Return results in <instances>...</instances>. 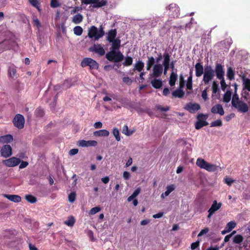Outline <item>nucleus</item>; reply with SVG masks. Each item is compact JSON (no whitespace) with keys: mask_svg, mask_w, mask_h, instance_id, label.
Here are the masks:
<instances>
[{"mask_svg":"<svg viewBox=\"0 0 250 250\" xmlns=\"http://www.w3.org/2000/svg\"><path fill=\"white\" fill-rule=\"evenodd\" d=\"M82 10V8L81 6H75L74 7L71 11V14H74L78 11H80Z\"/></svg>","mask_w":250,"mask_h":250,"instance_id":"nucleus-61","label":"nucleus"},{"mask_svg":"<svg viewBox=\"0 0 250 250\" xmlns=\"http://www.w3.org/2000/svg\"><path fill=\"white\" fill-rule=\"evenodd\" d=\"M211 89L212 91V97H213L214 94H216L217 92L219 93L220 89L219 85L216 81H213L212 83Z\"/></svg>","mask_w":250,"mask_h":250,"instance_id":"nucleus-29","label":"nucleus"},{"mask_svg":"<svg viewBox=\"0 0 250 250\" xmlns=\"http://www.w3.org/2000/svg\"><path fill=\"white\" fill-rule=\"evenodd\" d=\"M209 231V229L208 228H205V229H202L201 231L198 235V237L201 236L204 234L207 233Z\"/></svg>","mask_w":250,"mask_h":250,"instance_id":"nucleus-60","label":"nucleus"},{"mask_svg":"<svg viewBox=\"0 0 250 250\" xmlns=\"http://www.w3.org/2000/svg\"><path fill=\"white\" fill-rule=\"evenodd\" d=\"M21 163V160L15 157L3 160L2 163L8 167H14Z\"/></svg>","mask_w":250,"mask_h":250,"instance_id":"nucleus-8","label":"nucleus"},{"mask_svg":"<svg viewBox=\"0 0 250 250\" xmlns=\"http://www.w3.org/2000/svg\"><path fill=\"white\" fill-rule=\"evenodd\" d=\"M74 34L77 36H80L82 34L83 29L80 26H75L73 29Z\"/></svg>","mask_w":250,"mask_h":250,"instance_id":"nucleus-41","label":"nucleus"},{"mask_svg":"<svg viewBox=\"0 0 250 250\" xmlns=\"http://www.w3.org/2000/svg\"><path fill=\"white\" fill-rule=\"evenodd\" d=\"M100 210H101V208L99 207H94L90 209L89 213L92 215L95 214L96 213L100 211Z\"/></svg>","mask_w":250,"mask_h":250,"instance_id":"nucleus-53","label":"nucleus"},{"mask_svg":"<svg viewBox=\"0 0 250 250\" xmlns=\"http://www.w3.org/2000/svg\"><path fill=\"white\" fill-rule=\"evenodd\" d=\"M12 147L9 145L3 146L0 149L1 155L2 157L7 158L12 154Z\"/></svg>","mask_w":250,"mask_h":250,"instance_id":"nucleus-12","label":"nucleus"},{"mask_svg":"<svg viewBox=\"0 0 250 250\" xmlns=\"http://www.w3.org/2000/svg\"><path fill=\"white\" fill-rule=\"evenodd\" d=\"M28 165V163L26 161H21V164L19 166V168L22 169L26 167Z\"/></svg>","mask_w":250,"mask_h":250,"instance_id":"nucleus-63","label":"nucleus"},{"mask_svg":"<svg viewBox=\"0 0 250 250\" xmlns=\"http://www.w3.org/2000/svg\"><path fill=\"white\" fill-rule=\"evenodd\" d=\"M240 101L239 99V96L236 93H234V94L232 96V101H231V104L232 105L235 104L237 102Z\"/></svg>","mask_w":250,"mask_h":250,"instance_id":"nucleus-48","label":"nucleus"},{"mask_svg":"<svg viewBox=\"0 0 250 250\" xmlns=\"http://www.w3.org/2000/svg\"><path fill=\"white\" fill-rule=\"evenodd\" d=\"M187 88L189 91L187 92L188 95L190 94L192 91V72H190L189 76L188 78L187 84Z\"/></svg>","mask_w":250,"mask_h":250,"instance_id":"nucleus-18","label":"nucleus"},{"mask_svg":"<svg viewBox=\"0 0 250 250\" xmlns=\"http://www.w3.org/2000/svg\"><path fill=\"white\" fill-rule=\"evenodd\" d=\"M133 59L131 57L127 56L125 58V61L123 62V64L125 66H130L132 64Z\"/></svg>","mask_w":250,"mask_h":250,"instance_id":"nucleus-38","label":"nucleus"},{"mask_svg":"<svg viewBox=\"0 0 250 250\" xmlns=\"http://www.w3.org/2000/svg\"><path fill=\"white\" fill-rule=\"evenodd\" d=\"M231 92L230 90H227L224 95L223 101L226 103H229L231 99Z\"/></svg>","mask_w":250,"mask_h":250,"instance_id":"nucleus-36","label":"nucleus"},{"mask_svg":"<svg viewBox=\"0 0 250 250\" xmlns=\"http://www.w3.org/2000/svg\"><path fill=\"white\" fill-rule=\"evenodd\" d=\"M236 225V224L233 221L229 222L226 226V229H227L229 232L233 229Z\"/></svg>","mask_w":250,"mask_h":250,"instance_id":"nucleus-43","label":"nucleus"},{"mask_svg":"<svg viewBox=\"0 0 250 250\" xmlns=\"http://www.w3.org/2000/svg\"><path fill=\"white\" fill-rule=\"evenodd\" d=\"M93 134L96 137H107L109 132L106 129H101L94 132Z\"/></svg>","mask_w":250,"mask_h":250,"instance_id":"nucleus-24","label":"nucleus"},{"mask_svg":"<svg viewBox=\"0 0 250 250\" xmlns=\"http://www.w3.org/2000/svg\"><path fill=\"white\" fill-rule=\"evenodd\" d=\"M195 75L197 77H201L204 72V67L200 62H197L195 65Z\"/></svg>","mask_w":250,"mask_h":250,"instance_id":"nucleus-17","label":"nucleus"},{"mask_svg":"<svg viewBox=\"0 0 250 250\" xmlns=\"http://www.w3.org/2000/svg\"><path fill=\"white\" fill-rule=\"evenodd\" d=\"M13 140V136L10 134H7L0 136V143H8Z\"/></svg>","mask_w":250,"mask_h":250,"instance_id":"nucleus-26","label":"nucleus"},{"mask_svg":"<svg viewBox=\"0 0 250 250\" xmlns=\"http://www.w3.org/2000/svg\"><path fill=\"white\" fill-rule=\"evenodd\" d=\"M50 6L53 8H56L60 6V4L58 0H51L50 3Z\"/></svg>","mask_w":250,"mask_h":250,"instance_id":"nucleus-50","label":"nucleus"},{"mask_svg":"<svg viewBox=\"0 0 250 250\" xmlns=\"http://www.w3.org/2000/svg\"><path fill=\"white\" fill-rule=\"evenodd\" d=\"M185 86V81L183 76L181 75L180 77V83L179 88H183Z\"/></svg>","mask_w":250,"mask_h":250,"instance_id":"nucleus-58","label":"nucleus"},{"mask_svg":"<svg viewBox=\"0 0 250 250\" xmlns=\"http://www.w3.org/2000/svg\"><path fill=\"white\" fill-rule=\"evenodd\" d=\"M177 80V75L175 71H172L170 75V79L169 80V84L171 86L175 85L176 81Z\"/></svg>","mask_w":250,"mask_h":250,"instance_id":"nucleus-27","label":"nucleus"},{"mask_svg":"<svg viewBox=\"0 0 250 250\" xmlns=\"http://www.w3.org/2000/svg\"><path fill=\"white\" fill-rule=\"evenodd\" d=\"M220 80V84L221 86V89L223 91H225L227 87V85L225 82L224 78L219 79Z\"/></svg>","mask_w":250,"mask_h":250,"instance_id":"nucleus-51","label":"nucleus"},{"mask_svg":"<svg viewBox=\"0 0 250 250\" xmlns=\"http://www.w3.org/2000/svg\"><path fill=\"white\" fill-rule=\"evenodd\" d=\"M123 82L128 85H130L132 83V80L128 77H124L123 78Z\"/></svg>","mask_w":250,"mask_h":250,"instance_id":"nucleus-57","label":"nucleus"},{"mask_svg":"<svg viewBox=\"0 0 250 250\" xmlns=\"http://www.w3.org/2000/svg\"><path fill=\"white\" fill-rule=\"evenodd\" d=\"M208 125V123L206 121H197L195 124V128L199 129L203 126H206Z\"/></svg>","mask_w":250,"mask_h":250,"instance_id":"nucleus-35","label":"nucleus"},{"mask_svg":"<svg viewBox=\"0 0 250 250\" xmlns=\"http://www.w3.org/2000/svg\"><path fill=\"white\" fill-rule=\"evenodd\" d=\"M244 88L248 91H250V79L246 78L245 76L242 77Z\"/></svg>","mask_w":250,"mask_h":250,"instance_id":"nucleus-28","label":"nucleus"},{"mask_svg":"<svg viewBox=\"0 0 250 250\" xmlns=\"http://www.w3.org/2000/svg\"><path fill=\"white\" fill-rule=\"evenodd\" d=\"M164 60L163 64H170V56L168 53H165L163 55Z\"/></svg>","mask_w":250,"mask_h":250,"instance_id":"nucleus-40","label":"nucleus"},{"mask_svg":"<svg viewBox=\"0 0 250 250\" xmlns=\"http://www.w3.org/2000/svg\"><path fill=\"white\" fill-rule=\"evenodd\" d=\"M112 133H113V135L115 137L116 140L118 142L120 141L121 140V137L120 136L119 131L118 129V128H117L116 127L114 128L113 129Z\"/></svg>","mask_w":250,"mask_h":250,"instance_id":"nucleus-42","label":"nucleus"},{"mask_svg":"<svg viewBox=\"0 0 250 250\" xmlns=\"http://www.w3.org/2000/svg\"><path fill=\"white\" fill-rule=\"evenodd\" d=\"M111 44V47L110 48L111 50H118L121 46V40L119 38H116L115 40H112V42H110Z\"/></svg>","mask_w":250,"mask_h":250,"instance_id":"nucleus-20","label":"nucleus"},{"mask_svg":"<svg viewBox=\"0 0 250 250\" xmlns=\"http://www.w3.org/2000/svg\"><path fill=\"white\" fill-rule=\"evenodd\" d=\"M214 73L218 79L224 78L225 71L224 66L220 63H216L214 69Z\"/></svg>","mask_w":250,"mask_h":250,"instance_id":"nucleus-13","label":"nucleus"},{"mask_svg":"<svg viewBox=\"0 0 250 250\" xmlns=\"http://www.w3.org/2000/svg\"><path fill=\"white\" fill-rule=\"evenodd\" d=\"M244 237L241 234H237L233 238V242L234 244H240L243 242Z\"/></svg>","mask_w":250,"mask_h":250,"instance_id":"nucleus-33","label":"nucleus"},{"mask_svg":"<svg viewBox=\"0 0 250 250\" xmlns=\"http://www.w3.org/2000/svg\"><path fill=\"white\" fill-rule=\"evenodd\" d=\"M75 222V219L73 216L69 217L68 219L64 222V224L69 227H72L74 226Z\"/></svg>","mask_w":250,"mask_h":250,"instance_id":"nucleus-37","label":"nucleus"},{"mask_svg":"<svg viewBox=\"0 0 250 250\" xmlns=\"http://www.w3.org/2000/svg\"><path fill=\"white\" fill-rule=\"evenodd\" d=\"M16 66L14 65H12L9 66L8 69V74L10 77L14 78L16 74Z\"/></svg>","mask_w":250,"mask_h":250,"instance_id":"nucleus-34","label":"nucleus"},{"mask_svg":"<svg viewBox=\"0 0 250 250\" xmlns=\"http://www.w3.org/2000/svg\"><path fill=\"white\" fill-rule=\"evenodd\" d=\"M76 194L75 192H71L68 195V200L71 203H73L76 199Z\"/></svg>","mask_w":250,"mask_h":250,"instance_id":"nucleus-49","label":"nucleus"},{"mask_svg":"<svg viewBox=\"0 0 250 250\" xmlns=\"http://www.w3.org/2000/svg\"><path fill=\"white\" fill-rule=\"evenodd\" d=\"M81 65L83 67L89 66L90 69H98L99 66V63L90 58H84L81 62Z\"/></svg>","mask_w":250,"mask_h":250,"instance_id":"nucleus-4","label":"nucleus"},{"mask_svg":"<svg viewBox=\"0 0 250 250\" xmlns=\"http://www.w3.org/2000/svg\"><path fill=\"white\" fill-rule=\"evenodd\" d=\"M104 31L102 25L100 26L99 29L95 26H91L88 30V37L92 40L96 41L103 37Z\"/></svg>","mask_w":250,"mask_h":250,"instance_id":"nucleus-1","label":"nucleus"},{"mask_svg":"<svg viewBox=\"0 0 250 250\" xmlns=\"http://www.w3.org/2000/svg\"><path fill=\"white\" fill-rule=\"evenodd\" d=\"M214 77V73H212V72L205 71L203 79V82L204 84H208L209 82L213 79Z\"/></svg>","mask_w":250,"mask_h":250,"instance_id":"nucleus-15","label":"nucleus"},{"mask_svg":"<svg viewBox=\"0 0 250 250\" xmlns=\"http://www.w3.org/2000/svg\"><path fill=\"white\" fill-rule=\"evenodd\" d=\"M83 20V16L81 14H77L72 19V21L75 24H79Z\"/></svg>","mask_w":250,"mask_h":250,"instance_id":"nucleus-32","label":"nucleus"},{"mask_svg":"<svg viewBox=\"0 0 250 250\" xmlns=\"http://www.w3.org/2000/svg\"><path fill=\"white\" fill-rule=\"evenodd\" d=\"M6 43V41L0 42V53L2 52L4 50L8 49V47H6L5 46Z\"/></svg>","mask_w":250,"mask_h":250,"instance_id":"nucleus-55","label":"nucleus"},{"mask_svg":"<svg viewBox=\"0 0 250 250\" xmlns=\"http://www.w3.org/2000/svg\"><path fill=\"white\" fill-rule=\"evenodd\" d=\"M3 196L14 203H19L21 201V198L20 196L18 195H10L4 194Z\"/></svg>","mask_w":250,"mask_h":250,"instance_id":"nucleus-19","label":"nucleus"},{"mask_svg":"<svg viewBox=\"0 0 250 250\" xmlns=\"http://www.w3.org/2000/svg\"><path fill=\"white\" fill-rule=\"evenodd\" d=\"M90 52L97 53L100 56H103L105 54V50L100 44H94L89 48Z\"/></svg>","mask_w":250,"mask_h":250,"instance_id":"nucleus-9","label":"nucleus"},{"mask_svg":"<svg viewBox=\"0 0 250 250\" xmlns=\"http://www.w3.org/2000/svg\"><path fill=\"white\" fill-rule=\"evenodd\" d=\"M25 199L29 203L33 204L37 202L36 198L30 194L26 195L25 196Z\"/></svg>","mask_w":250,"mask_h":250,"instance_id":"nucleus-39","label":"nucleus"},{"mask_svg":"<svg viewBox=\"0 0 250 250\" xmlns=\"http://www.w3.org/2000/svg\"><path fill=\"white\" fill-rule=\"evenodd\" d=\"M78 145L79 146H82V147H87V143L86 141L85 140H80L78 142Z\"/></svg>","mask_w":250,"mask_h":250,"instance_id":"nucleus-64","label":"nucleus"},{"mask_svg":"<svg viewBox=\"0 0 250 250\" xmlns=\"http://www.w3.org/2000/svg\"><path fill=\"white\" fill-rule=\"evenodd\" d=\"M163 67L160 63L155 64L153 67L151 76L154 78H158L161 76L163 73Z\"/></svg>","mask_w":250,"mask_h":250,"instance_id":"nucleus-11","label":"nucleus"},{"mask_svg":"<svg viewBox=\"0 0 250 250\" xmlns=\"http://www.w3.org/2000/svg\"><path fill=\"white\" fill-rule=\"evenodd\" d=\"M185 108L190 113H194L199 110L201 108V106L197 103H189L186 104Z\"/></svg>","mask_w":250,"mask_h":250,"instance_id":"nucleus-14","label":"nucleus"},{"mask_svg":"<svg viewBox=\"0 0 250 250\" xmlns=\"http://www.w3.org/2000/svg\"><path fill=\"white\" fill-rule=\"evenodd\" d=\"M87 143V146H96L98 143L97 142L94 140H89V141H86Z\"/></svg>","mask_w":250,"mask_h":250,"instance_id":"nucleus-54","label":"nucleus"},{"mask_svg":"<svg viewBox=\"0 0 250 250\" xmlns=\"http://www.w3.org/2000/svg\"><path fill=\"white\" fill-rule=\"evenodd\" d=\"M234 108L237 109L239 112L246 113L249 110L248 105L246 103L244 102L240 101L235 104L233 105Z\"/></svg>","mask_w":250,"mask_h":250,"instance_id":"nucleus-10","label":"nucleus"},{"mask_svg":"<svg viewBox=\"0 0 250 250\" xmlns=\"http://www.w3.org/2000/svg\"><path fill=\"white\" fill-rule=\"evenodd\" d=\"M28 1L31 5L39 10L40 3L38 0H28Z\"/></svg>","mask_w":250,"mask_h":250,"instance_id":"nucleus-47","label":"nucleus"},{"mask_svg":"<svg viewBox=\"0 0 250 250\" xmlns=\"http://www.w3.org/2000/svg\"><path fill=\"white\" fill-rule=\"evenodd\" d=\"M211 112L213 114H219L221 116L223 115L225 113L222 105L220 104H216L213 106L211 108Z\"/></svg>","mask_w":250,"mask_h":250,"instance_id":"nucleus-16","label":"nucleus"},{"mask_svg":"<svg viewBox=\"0 0 250 250\" xmlns=\"http://www.w3.org/2000/svg\"><path fill=\"white\" fill-rule=\"evenodd\" d=\"M117 36V30L115 29L109 30L107 35L106 40L109 42H112V40L116 39Z\"/></svg>","mask_w":250,"mask_h":250,"instance_id":"nucleus-21","label":"nucleus"},{"mask_svg":"<svg viewBox=\"0 0 250 250\" xmlns=\"http://www.w3.org/2000/svg\"><path fill=\"white\" fill-rule=\"evenodd\" d=\"M185 95V92L182 88H178L172 93V96L174 98H182Z\"/></svg>","mask_w":250,"mask_h":250,"instance_id":"nucleus-23","label":"nucleus"},{"mask_svg":"<svg viewBox=\"0 0 250 250\" xmlns=\"http://www.w3.org/2000/svg\"><path fill=\"white\" fill-rule=\"evenodd\" d=\"M133 131H129L127 125H125L123 129V133L127 136L131 135L133 134Z\"/></svg>","mask_w":250,"mask_h":250,"instance_id":"nucleus-44","label":"nucleus"},{"mask_svg":"<svg viewBox=\"0 0 250 250\" xmlns=\"http://www.w3.org/2000/svg\"><path fill=\"white\" fill-rule=\"evenodd\" d=\"M224 182L227 184L229 186H230L233 182H234V180L229 178V177H226L224 178Z\"/></svg>","mask_w":250,"mask_h":250,"instance_id":"nucleus-56","label":"nucleus"},{"mask_svg":"<svg viewBox=\"0 0 250 250\" xmlns=\"http://www.w3.org/2000/svg\"><path fill=\"white\" fill-rule=\"evenodd\" d=\"M222 122L221 120H217L215 121L212 122L210 124L211 127L214 126H221L222 125Z\"/></svg>","mask_w":250,"mask_h":250,"instance_id":"nucleus-46","label":"nucleus"},{"mask_svg":"<svg viewBox=\"0 0 250 250\" xmlns=\"http://www.w3.org/2000/svg\"><path fill=\"white\" fill-rule=\"evenodd\" d=\"M208 89V87H206L202 92V97L205 101H206L208 100L207 94Z\"/></svg>","mask_w":250,"mask_h":250,"instance_id":"nucleus-52","label":"nucleus"},{"mask_svg":"<svg viewBox=\"0 0 250 250\" xmlns=\"http://www.w3.org/2000/svg\"><path fill=\"white\" fill-rule=\"evenodd\" d=\"M196 165L199 167L205 169L209 172H214L217 170L218 167L215 165L209 164L201 158H198L197 160Z\"/></svg>","mask_w":250,"mask_h":250,"instance_id":"nucleus-3","label":"nucleus"},{"mask_svg":"<svg viewBox=\"0 0 250 250\" xmlns=\"http://www.w3.org/2000/svg\"><path fill=\"white\" fill-rule=\"evenodd\" d=\"M199 246V241H197L195 242L191 243L190 245V248L192 250L196 249Z\"/></svg>","mask_w":250,"mask_h":250,"instance_id":"nucleus-62","label":"nucleus"},{"mask_svg":"<svg viewBox=\"0 0 250 250\" xmlns=\"http://www.w3.org/2000/svg\"><path fill=\"white\" fill-rule=\"evenodd\" d=\"M222 205L221 203H218L216 200H214L211 207L208 210L214 213L215 211L220 209Z\"/></svg>","mask_w":250,"mask_h":250,"instance_id":"nucleus-25","label":"nucleus"},{"mask_svg":"<svg viewBox=\"0 0 250 250\" xmlns=\"http://www.w3.org/2000/svg\"><path fill=\"white\" fill-rule=\"evenodd\" d=\"M208 116L203 114H199L197 116L198 121H206L207 119Z\"/></svg>","mask_w":250,"mask_h":250,"instance_id":"nucleus-59","label":"nucleus"},{"mask_svg":"<svg viewBox=\"0 0 250 250\" xmlns=\"http://www.w3.org/2000/svg\"><path fill=\"white\" fill-rule=\"evenodd\" d=\"M177 143L180 146H186L188 145V142L186 139H179L177 140Z\"/></svg>","mask_w":250,"mask_h":250,"instance_id":"nucleus-45","label":"nucleus"},{"mask_svg":"<svg viewBox=\"0 0 250 250\" xmlns=\"http://www.w3.org/2000/svg\"><path fill=\"white\" fill-rule=\"evenodd\" d=\"M105 58L110 62H119L124 59V56L120 51L110 50L105 55Z\"/></svg>","mask_w":250,"mask_h":250,"instance_id":"nucleus-2","label":"nucleus"},{"mask_svg":"<svg viewBox=\"0 0 250 250\" xmlns=\"http://www.w3.org/2000/svg\"><path fill=\"white\" fill-rule=\"evenodd\" d=\"M234 71L233 68L231 67H229L227 69V76L230 81H231L234 79Z\"/></svg>","mask_w":250,"mask_h":250,"instance_id":"nucleus-31","label":"nucleus"},{"mask_svg":"<svg viewBox=\"0 0 250 250\" xmlns=\"http://www.w3.org/2000/svg\"><path fill=\"white\" fill-rule=\"evenodd\" d=\"M144 67V63L141 61H138L134 64V70H136L138 72H141Z\"/></svg>","mask_w":250,"mask_h":250,"instance_id":"nucleus-30","label":"nucleus"},{"mask_svg":"<svg viewBox=\"0 0 250 250\" xmlns=\"http://www.w3.org/2000/svg\"><path fill=\"white\" fill-rule=\"evenodd\" d=\"M168 14L173 18H177L179 15L180 9L178 6L175 3H171L167 8Z\"/></svg>","mask_w":250,"mask_h":250,"instance_id":"nucleus-6","label":"nucleus"},{"mask_svg":"<svg viewBox=\"0 0 250 250\" xmlns=\"http://www.w3.org/2000/svg\"><path fill=\"white\" fill-rule=\"evenodd\" d=\"M151 84L155 89H159L163 85V82L160 79H157L154 78V79L151 81Z\"/></svg>","mask_w":250,"mask_h":250,"instance_id":"nucleus-22","label":"nucleus"},{"mask_svg":"<svg viewBox=\"0 0 250 250\" xmlns=\"http://www.w3.org/2000/svg\"><path fill=\"white\" fill-rule=\"evenodd\" d=\"M24 122L25 120L24 117L20 114H17L13 120L14 125L19 129H22L23 128Z\"/></svg>","mask_w":250,"mask_h":250,"instance_id":"nucleus-7","label":"nucleus"},{"mask_svg":"<svg viewBox=\"0 0 250 250\" xmlns=\"http://www.w3.org/2000/svg\"><path fill=\"white\" fill-rule=\"evenodd\" d=\"M82 4L86 5L93 4V8H98L106 5L107 3V0H81Z\"/></svg>","mask_w":250,"mask_h":250,"instance_id":"nucleus-5","label":"nucleus"}]
</instances>
